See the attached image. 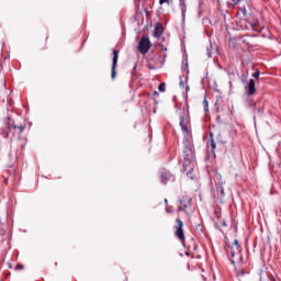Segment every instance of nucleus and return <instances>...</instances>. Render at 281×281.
I'll use <instances>...</instances> for the list:
<instances>
[{
    "label": "nucleus",
    "instance_id": "1",
    "mask_svg": "<svg viewBox=\"0 0 281 281\" xmlns=\"http://www.w3.org/2000/svg\"><path fill=\"white\" fill-rule=\"evenodd\" d=\"M179 124L184 137L190 136V106L188 103L181 109L179 113Z\"/></svg>",
    "mask_w": 281,
    "mask_h": 281
},
{
    "label": "nucleus",
    "instance_id": "2",
    "mask_svg": "<svg viewBox=\"0 0 281 281\" xmlns=\"http://www.w3.org/2000/svg\"><path fill=\"white\" fill-rule=\"evenodd\" d=\"M23 131H25V126L14 123L12 119L8 120L7 130L4 131L7 139H12L15 135L21 139Z\"/></svg>",
    "mask_w": 281,
    "mask_h": 281
},
{
    "label": "nucleus",
    "instance_id": "3",
    "mask_svg": "<svg viewBox=\"0 0 281 281\" xmlns=\"http://www.w3.org/2000/svg\"><path fill=\"white\" fill-rule=\"evenodd\" d=\"M179 210L184 212V214H194V206H192V198L188 194H183L179 200Z\"/></svg>",
    "mask_w": 281,
    "mask_h": 281
},
{
    "label": "nucleus",
    "instance_id": "4",
    "mask_svg": "<svg viewBox=\"0 0 281 281\" xmlns=\"http://www.w3.org/2000/svg\"><path fill=\"white\" fill-rule=\"evenodd\" d=\"M151 47L153 43H150V38H148V36L145 35L140 38L137 49L139 54H148Z\"/></svg>",
    "mask_w": 281,
    "mask_h": 281
},
{
    "label": "nucleus",
    "instance_id": "5",
    "mask_svg": "<svg viewBox=\"0 0 281 281\" xmlns=\"http://www.w3.org/2000/svg\"><path fill=\"white\" fill-rule=\"evenodd\" d=\"M175 227V237L178 238L182 244L186 243V234H183V221L177 218Z\"/></svg>",
    "mask_w": 281,
    "mask_h": 281
},
{
    "label": "nucleus",
    "instance_id": "6",
    "mask_svg": "<svg viewBox=\"0 0 281 281\" xmlns=\"http://www.w3.org/2000/svg\"><path fill=\"white\" fill-rule=\"evenodd\" d=\"M228 256H231L229 260L232 265H236L238 262V256H240V246H231L227 249Z\"/></svg>",
    "mask_w": 281,
    "mask_h": 281
},
{
    "label": "nucleus",
    "instance_id": "7",
    "mask_svg": "<svg viewBox=\"0 0 281 281\" xmlns=\"http://www.w3.org/2000/svg\"><path fill=\"white\" fill-rule=\"evenodd\" d=\"M120 58V52H117L116 49L113 50V59H112V70H111V76L112 79L115 80V69L117 68V59Z\"/></svg>",
    "mask_w": 281,
    "mask_h": 281
},
{
    "label": "nucleus",
    "instance_id": "8",
    "mask_svg": "<svg viewBox=\"0 0 281 281\" xmlns=\"http://www.w3.org/2000/svg\"><path fill=\"white\" fill-rule=\"evenodd\" d=\"M160 179H161V183H164L166 186V183H168V181H175V176H172V173H170V171H167L166 169H164L160 172Z\"/></svg>",
    "mask_w": 281,
    "mask_h": 281
},
{
    "label": "nucleus",
    "instance_id": "9",
    "mask_svg": "<svg viewBox=\"0 0 281 281\" xmlns=\"http://www.w3.org/2000/svg\"><path fill=\"white\" fill-rule=\"evenodd\" d=\"M162 34H164V24L157 23V24L155 25L153 36H154L155 38H159V36H161Z\"/></svg>",
    "mask_w": 281,
    "mask_h": 281
},
{
    "label": "nucleus",
    "instance_id": "10",
    "mask_svg": "<svg viewBox=\"0 0 281 281\" xmlns=\"http://www.w3.org/2000/svg\"><path fill=\"white\" fill-rule=\"evenodd\" d=\"M246 91L248 95H254V93H256V81L254 79L249 80Z\"/></svg>",
    "mask_w": 281,
    "mask_h": 281
},
{
    "label": "nucleus",
    "instance_id": "11",
    "mask_svg": "<svg viewBox=\"0 0 281 281\" xmlns=\"http://www.w3.org/2000/svg\"><path fill=\"white\" fill-rule=\"evenodd\" d=\"M245 3H243L239 7V12L243 14V16H247V8H249V5H251V0H244Z\"/></svg>",
    "mask_w": 281,
    "mask_h": 281
},
{
    "label": "nucleus",
    "instance_id": "12",
    "mask_svg": "<svg viewBox=\"0 0 281 281\" xmlns=\"http://www.w3.org/2000/svg\"><path fill=\"white\" fill-rule=\"evenodd\" d=\"M207 148H211V153H213L214 157H216V154H214V150H216V142H214V134H210V143L207 144Z\"/></svg>",
    "mask_w": 281,
    "mask_h": 281
},
{
    "label": "nucleus",
    "instance_id": "13",
    "mask_svg": "<svg viewBox=\"0 0 281 281\" xmlns=\"http://www.w3.org/2000/svg\"><path fill=\"white\" fill-rule=\"evenodd\" d=\"M256 23H258V21L252 18L248 23L245 24L246 30H256Z\"/></svg>",
    "mask_w": 281,
    "mask_h": 281
},
{
    "label": "nucleus",
    "instance_id": "14",
    "mask_svg": "<svg viewBox=\"0 0 281 281\" xmlns=\"http://www.w3.org/2000/svg\"><path fill=\"white\" fill-rule=\"evenodd\" d=\"M161 63L158 64H153V61H148L147 68L150 69L151 71H155V69L161 68Z\"/></svg>",
    "mask_w": 281,
    "mask_h": 281
},
{
    "label": "nucleus",
    "instance_id": "15",
    "mask_svg": "<svg viewBox=\"0 0 281 281\" xmlns=\"http://www.w3.org/2000/svg\"><path fill=\"white\" fill-rule=\"evenodd\" d=\"M203 109H204V113H209L210 112V102H207V97H204Z\"/></svg>",
    "mask_w": 281,
    "mask_h": 281
},
{
    "label": "nucleus",
    "instance_id": "16",
    "mask_svg": "<svg viewBox=\"0 0 281 281\" xmlns=\"http://www.w3.org/2000/svg\"><path fill=\"white\" fill-rule=\"evenodd\" d=\"M271 279L269 278V274L267 273H261L260 274V280L259 281H270Z\"/></svg>",
    "mask_w": 281,
    "mask_h": 281
},
{
    "label": "nucleus",
    "instance_id": "17",
    "mask_svg": "<svg viewBox=\"0 0 281 281\" xmlns=\"http://www.w3.org/2000/svg\"><path fill=\"white\" fill-rule=\"evenodd\" d=\"M158 91H161L164 93V91H166V83L165 82H161L159 86H158Z\"/></svg>",
    "mask_w": 281,
    "mask_h": 281
},
{
    "label": "nucleus",
    "instance_id": "18",
    "mask_svg": "<svg viewBox=\"0 0 281 281\" xmlns=\"http://www.w3.org/2000/svg\"><path fill=\"white\" fill-rule=\"evenodd\" d=\"M25 269V267L21 263H18L15 267V271H23Z\"/></svg>",
    "mask_w": 281,
    "mask_h": 281
},
{
    "label": "nucleus",
    "instance_id": "19",
    "mask_svg": "<svg viewBox=\"0 0 281 281\" xmlns=\"http://www.w3.org/2000/svg\"><path fill=\"white\" fill-rule=\"evenodd\" d=\"M252 78H260V70H256V71L252 74Z\"/></svg>",
    "mask_w": 281,
    "mask_h": 281
},
{
    "label": "nucleus",
    "instance_id": "20",
    "mask_svg": "<svg viewBox=\"0 0 281 281\" xmlns=\"http://www.w3.org/2000/svg\"><path fill=\"white\" fill-rule=\"evenodd\" d=\"M164 3H167L168 5H170V0H159L160 5H164Z\"/></svg>",
    "mask_w": 281,
    "mask_h": 281
},
{
    "label": "nucleus",
    "instance_id": "21",
    "mask_svg": "<svg viewBox=\"0 0 281 281\" xmlns=\"http://www.w3.org/2000/svg\"><path fill=\"white\" fill-rule=\"evenodd\" d=\"M240 247V245H238V239H234V243L231 245V247Z\"/></svg>",
    "mask_w": 281,
    "mask_h": 281
},
{
    "label": "nucleus",
    "instance_id": "22",
    "mask_svg": "<svg viewBox=\"0 0 281 281\" xmlns=\"http://www.w3.org/2000/svg\"><path fill=\"white\" fill-rule=\"evenodd\" d=\"M159 47L161 48L162 52H168V48L164 45H159Z\"/></svg>",
    "mask_w": 281,
    "mask_h": 281
},
{
    "label": "nucleus",
    "instance_id": "23",
    "mask_svg": "<svg viewBox=\"0 0 281 281\" xmlns=\"http://www.w3.org/2000/svg\"><path fill=\"white\" fill-rule=\"evenodd\" d=\"M233 3H235V5H238V3H240V0H232Z\"/></svg>",
    "mask_w": 281,
    "mask_h": 281
},
{
    "label": "nucleus",
    "instance_id": "24",
    "mask_svg": "<svg viewBox=\"0 0 281 281\" xmlns=\"http://www.w3.org/2000/svg\"><path fill=\"white\" fill-rule=\"evenodd\" d=\"M221 196H225V191L223 189L221 190Z\"/></svg>",
    "mask_w": 281,
    "mask_h": 281
},
{
    "label": "nucleus",
    "instance_id": "25",
    "mask_svg": "<svg viewBox=\"0 0 281 281\" xmlns=\"http://www.w3.org/2000/svg\"><path fill=\"white\" fill-rule=\"evenodd\" d=\"M222 226H223V227H227V223H225V220H223Z\"/></svg>",
    "mask_w": 281,
    "mask_h": 281
},
{
    "label": "nucleus",
    "instance_id": "26",
    "mask_svg": "<svg viewBox=\"0 0 281 281\" xmlns=\"http://www.w3.org/2000/svg\"><path fill=\"white\" fill-rule=\"evenodd\" d=\"M240 23H247V20H246V19H245V20H241Z\"/></svg>",
    "mask_w": 281,
    "mask_h": 281
},
{
    "label": "nucleus",
    "instance_id": "27",
    "mask_svg": "<svg viewBox=\"0 0 281 281\" xmlns=\"http://www.w3.org/2000/svg\"><path fill=\"white\" fill-rule=\"evenodd\" d=\"M154 95H159V92H157V91H154Z\"/></svg>",
    "mask_w": 281,
    "mask_h": 281
},
{
    "label": "nucleus",
    "instance_id": "28",
    "mask_svg": "<svg viewBox=\"0 0 281 281\" xmlns=\"http://www.w3.org/2000/svg\"><path fill=\"white\" fill-rule=\"evenodd\" d=\"M184 159H190V155L184 156Z\"/></svg>",
    "mask_w": 281,
    "mask_h": 281
},
{
    "label": "nucleus",
    "instance_id": "29",
    "mask_svg": "<svg viewBox=\"0 0 281 281\" xmlns=\"http://www.w3.org/2000/svg\"><path fill=\"white\" fill-rule=\"evenodd\" d=\"M165 203H166V205H168V199H165Z\"/></svg>",
    "mask_w": 281,
    "mask_h": 281
},
{
    "label": "nucleus",
    "instance_id": "30",
    "mask_svg": "<svg viewBox=\"0 0 281 281\" xmlns=\"http://www.w3.org/2000/svg\"><path fill=\"white\" fill-rule=\"evenodd\" d=\"M9 269H12V263H9Z\"/></svg>",
    "mask_w": 281,
    "mask_h": 281
},
{
    "label": "nucleus",
    "instance_id": "31",
    "mask_svg": "<svg viewBox=\"0 0 281 281\" xmlns=\"http://www.w3.org/2000/svg\"><path fill=\"white\" fill-rule=\"evenodd\" d=\"M190 90V87H187V91H189Z\"/></svg>",
    "mask_w": 281,
    "mask_h": 281
},
{
    "label": "nucleus",
    "instance_id": "32",
    "mask_svg": "<svg viewBox=\"0 0 281 281\" xmlns=\"http://www.w3.org/2000/svg\"><path fill=\"white\" fill-rule=\"evenodd\" d=\"M180 85H182V86H183V81H181V82H180Z\"/></svg>",
    "mask_w": 281,
    "mask_h": 281
},
{
    "label": "nucleus",
    "instance_id": "33",
    "mask_svg": "<svg viewBox=\"0 0 281 281\" xmlns=\"http://www.w3.org/2000/svg\"><path fill=\"white\" fill-rule=\"evenodd\" d=\"M167 212H170V210L167 209Z\"/></svg>",
    "mask_w": 281,
    "mask_h": 281
}]
</instances>
